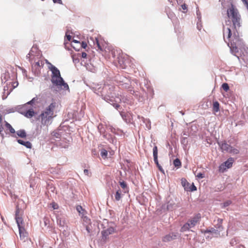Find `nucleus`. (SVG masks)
Wrapping results in <instances>:
<instances>
[{
  "label": "nucleus",
  "mask_w": 248,
  "mask_h": 248,
  "mask_svg": "<svg viewBox=\"0 0 248 248\" xmlns=\"http://www.w3.org/2000/svg\"><path fill=\"white\" fill-rule=\"evenodd\" d=\"M181 7H182V8L183 9V10H186L187 9V7H186V4H183L181 5Z\"/></svg>",
  "instance_id": "48"
},
{
  "label": "nucleus",
  "mask_w": 248,
  "mask_h": 248,
  "mask_svg": "<svg viewBox=\"0 0 248 248\" xmlns=\"http://www.w3.org/2000/svg\"><path fill=\"white\" fill-rule=\"evenodd\" d=\"M32 100H31V101H30V102L28 103V104H31V103H32Z\"/></svg>",
  "instance_id": "52"
},
{
  "label": "nucleus",
  "mask_w": 248,
  "mask_h": 248,
  "mask_svg": "<svg viewBox=\"0 0 248 248\" xmlns=\"http://www.w3.org/2000/svg\"><path fill=\"white\" fill-rule=\"evenodd\" d=\"M5 126L6 128L9 130L11 134H15L16 133L15 129L13 128L12 125L8 122H5Z\"/></svg>",
  "instance_id": "18"
},
{
  "label": "nucleus",
  "mask_w": 248,
  "mask_h": 248,
  "mask_svg": "<svg viewBox=\"0 0 248 248\" xmlns=\"http://www.w3.org/2000/svg\"><path fill=\"white\" fill-rule=\"evenodd\" d=\"M114 232V230L113 228H108L107 230L103 231L102 232V233H103V235H108V234H110L111 233H112L113 232Z\"/></svg>",
  "instance_id": "20"
},
{
  "label": "nucleus",
  "mask_w": 248,
  "mask_h": 248,
  "mask_svg": "<svg viewBox=\"0 0 248 248\" xmlns=\"http://www.w3.org/2000/svg\"><path fill=\"white\" fill-rule=\"evenodd\" d=\"M77 210L79 214H81L82 216H84V213L86 212V211L82 208V206L80 205H78L77 207Z\"/></svg>",
  "instance_id": "27"
},
{
  "label": "nucleus",
  "mask_w": 248,
  "mask_h": 248,
  "mask_svg": "<svg viewBox=\"0 0 248 248\" xmlns=\"http://www.w3.org/2000/svg\"><path fill=\"white\" fill-rule=\"evenodd\" d=\"M231 201H227L223 203V207H226L229 206L231 204Z\"/></svg>",
  "instance_id": "34"
},
{
  "label": "nucleus",
  "mask_w": 248,
  "mask_h": 248,
  "mask_svg": "<svg viewBox=\"0 0 248 248\" xmlns=\"http://www.w3.org/2000/svg\"><path fill=\"white\" fill-rule=\"evenodd\" d=\"M109 101H108V100H106V101H107V102H109V103H110V104H111V103H112V102H113L112 100L111 99H109Z\"/></svg>",
  "instance_id": "50"
},
{
  "label": "nucleus",
  "mask_w": 248,
  "mask_h": 248,
  "mask_svg": "<svg viewBox=\"0 0 248 248\" xmlns=\"http://www.w3.org/2000/svg\"><path fill=\"white\" fill-rule=\"evenodd\" d=\"M196 177L199 179H202L204 177V174L200 172L196 175Z\"/></svg>",
  "instance_id": "35"
},
{
  "label": "nucleus",
  "mask_w": 248,
  "mask_h": 248,
  "mask_svg": "<svg viewBox=\"0 0 248 248\" xmlns=\"http://www.w3.org/2000/svg\"><path fill=\"white\" fill-rule=\"evenodd\" d=\"M200 218V214H197L189 220L187 223L189 224V226H190L191 228H192L196 225L197 222L199 221Z\"/></svg>",
  "instance_id": "9"
},
{
  "label": "nucleus",
  "mask_w": 248,
  "mask_h": 248,
  "mask_svg": "<svg viewBox=\"0 0 248 248\" xmlns=\"http://www.w3.org/2000/svg\"><path fill=\"white\" fill-rule=\"evenodd\" d=\"M56 105V102H52L39 116V119H40L43 126L47 127L52 123L53 118L56 116V115H54V110Z\"/></svg>",
  "instance_id": "2"
},
{
  "label": "nucleus",
  "mask_w": 248,
  "mask_h": 248,
  "mask_svg": "<svg viewBox=\"0 0 248 248\" xmlns=\"http://www.w3.org/2000/svg\"><path fill=\"white\" fill-rule=\"evenodd\" d=\"M119 183L123 189V191L124 193H128L129 191V188L127 186L126 183L124 181H119Z\"/></svg>",
  "instance_id": "13"
},
{
  "label": "nucleus",
  "mask_w": 248,
  "mask_h": 248,
  "mask_svg": "<svg viewBox=\"0 0 248 248\" xmlns=\"http://www.w3.org/2000/svg\"><path fill=\"white\" fill-rule=\"evenodd\" d=\"M177 236V233H170L166 235L163 238V241L167 242L170 241L176 238Z\"/></svg>",
  "instance_id": "10"
},
{
  "label": "nucleus",
  "mask_w": 248,
  "mask_h": 248,
  "mask_svg": "<svg viewBox=\"0 0 248 248\" xmlns=\"http://www.w3.org/2000/svg\"><path fill=\"white\" fill-rule=\"evenodd\" d=\"M2 116L0 114V134H1V132L3 131V127L2 125Z\"/></svg>",
  "instance_id": "32"
},
{
  "label": "nucleus",
  "mask_w": 248,
  "mask_h": 248,
  "mask_svg": "<svg viewBox=\"0 0 248 248\" xmlns=\"http://www.w3.org/2000/svg\"><path fill=\"white\" fill-rule=\"evenodd\" d=\"M219 231L218 230H216L213 228H211V229H209V230H206L205 231V233H209V232H210V233H212L213 234H215L216 235H219L220 234H219Z\"/></svg>",
  "instance_id": "19"
},
{
  "label": "nucleus",
  "mask_w": 248,
  "mask_h": 248,
  "mask_svg": "<svg viewBox=\"0 0 248 248\" xmlns=\"http://www.w3.org/2000/svg\"><path fill=\"white\" fill-rule=\"evenodd\" d=\"M173 164L175 167H179L181 166V162L179 159L176 158L174 160Z\"/></svg>",
  "instance_id": "29"
},
{
  "label": "nucleus",
  "mask_w": 248,
  "mask_h": 248,
  "mask_svg": "<svg viewBox=\"0 0 248 248\" xmlns=\"http://www.w3.org/2000/svg\"><path fill=\"white\" fill-rule=\"evenodd\" d=\"M219 103L217 101L213 102V112L214 114L219 111Z\"/></svg>",
  "instance_id": "14"
},
{
  "label": "nucleus",
  "mask_w": 248,
  "mask_h": 248,
  "mask_svg": "<svg viewBox=\"0 0 248 248\" xmlns=\"http://www.w3.org/2000/svg\"><path fill=\"white\" fill-rule=\"evenodd\" d=\"M95 42H94V45H96L97 47H98V49H99L100 50H103V47L101 46V45L100 44V42H99V40H98V39L95 38Z\"/></svg>",
  "instance_id": "28"
},
{
  "label": "nucleus",
  "mask_w": 248,
  "mask_h": 248,
  "mask_svg": "<svg viewBox=\"0 0 248 248\" xmlns=\"http://www.w3.org/2000/svg\"><path fill=\"white\" fill-rule=\"evenodd\" d=\"M117 59L120 67L122 69L125 68L128 61V56L126 54L121 53L119 54Z\"/></svg>",
  "instance_id": "6"
},
{
  "label": "nucleus",
  "mask_w": 248,
  "mask_h": 248,
  "mask_svg": "<svg viewBox=\"0 0 248 248\" xmlns=\"http://www.w3.org/2000/svg\"><path fill=\"white\" fill-rule=\"evenodd\" d=\"M157 155H158L157 147L156 146H155L153 148V156H154V160L155 163H157V162H158Z\"/></svg>",
  "instance_id": "17"
},
{
  "label": "nucleus",
  "mask_w": 248,
  "mask_h": 248,
  "mask_svg": "<svg viewBox=\"0 0 248 248\" xmlns=\"http://www.w3.org/2000/svg\"><path fill=\"white\" fill-rule=\"evenodd\" d=\"M222 88L226 92H227L229 90V86L226 83H224L222 85Z\"/></svg>",
  "instance_id": "31"
},
{
  "label": "nucleus",
  "mask_w": 248,
  "mask_h": 248,
  "mask_svg": "<svg viewBox=\"0 0 248 248\" xmlns=\"http://www.w3.org/2000/svg\"><path fill=\"white\" fill-rule=\"evenodd\" d=\"M49 64L50 65L48 66V68L52 72V75L51 77L61 76L59 70L55 66L51 64L50 63H49Z\"/></svg>",
  "instance_id": "8"
},
{
  "label": "nucleus",
  "mask_w": 248,
  "mask_h": 248,
  "mask_svg": "<svg viewBox=\"0 0 248 248\" xmlns=\"http://www.w3.org/2000/svg\"><path fill=\"white\" fill-rule=\"evenodd\" d=\"M222 221L223 220L222 219L218 218L217 219V225L216 228L219 232L221 231L223 229L222 226Z\"/></svg>",
  "instance_id": "22"
},
{
  "label": "nucleus",
  "mask_w": 248,
  "mask_h": 248,
  "mask_svg": "<svg viewBox=\"0 0 248 248\" xmlns=\"http://www.w3.org/2000/svg\"><path fill=\"white\" fill-rule=\"evenodd\" d=\"M115 199L116 201H120L121 199V192L120 189L118 190L115 195Z\"/></svg>",
  "instance_id": "26"
},
{
  "label": "nucleus",
  "mask_w": 248,
  "mask_h": 248,
  "mask_svg": "<svg viewBox=\"0 0 248 248\" xmlns=\"http://www.w3.org/2000/svg\"><path fill=\"white\" fill-rule=\"evenodd\" d=\"M53 2L54 3H58L59 4L62 3V0H53Z\"/></svg>",
  "instance_id": "45"
},
{
  "label": "nucleus",
  "mask_w": 248,
  "mask_h": 248,
  "mask_svg": "<svg viewBox=\"0 0 248 248\" xmlns=\"http://www.w3.org/2000/svg\"><path fill=\"white\" fill-rule=\"evenodd\" d=\"M84 173L86 175H89V174H90V172L87 169H85L84 170Z\"/></svg>",
  "instance_id": "43"
},
{
  "label": "nucleus",
  "mask_w": 248,
  "mask_h": 248,
  "mask_svg": "<svg viewBox=\"0 0 248 248\" xmlns=\"http://www.w3.org/2000/svg\"><path fill=\"white\" fill-rule=\"evenodd\" d=\"M80 48L82 47L83 48H86V47L87 46V44L85 42H82L81 43H80Z\"/></svg>",
  "instance_id": "36"
},
{
  "label": "nucleus",
  "mask_w": 248,
  "mask_h": 248,
  "mask_svg": "<svg viewBox=\"0 0 248 248\" xmlns=\"http://www.w3.org/2000/svg\"><path fill=\"white\" fill-rule=\"evenodd\" d=\"M190 191H195L197 190L196 187L195 186L193 183L190 185Z\"/></svg>",
  "instance_id": "37"
},
{
  "label": "nucleus",
  "mask_w": 248,
  "mask_h": 248,
  "mask_svg": "<svg viewBox=\"0 0 248 248\" xmlns=\"http://www.w3.org/2000/svg\"><path fill=\"white\" fill-rule=\"evenodd\" d=\"M17 135L21 138H25L27 136L26 133L24 130H20L16 132Z\"/></svg>",
  "instance_id": "21"
},
{
  "label": "nucleus",
  "mask_w": 248,
  "mask_h": 248,
  "mask_svg": "<svg viewBox=\"0 0 248 248\" xmlns=\"http://www.w3.org/2000/svg\"><path fill=\"white\" fill-rule=\"evenodd\" d=\"M116 52H117V51L115 50V49H112L110 51L111 54L113 58H115V57Z\"/></svg>",
  "instance_id": "40"
},
{
  "label": "nucleus",
  "mask_w": 248,
  "mask_h": 248,
  "mask_svg": "<svg viewBox=\"0 0 248 248\" xmlns=\"http://www.w3.org/2000/svg\"><path fill=\"white\" fill-rule=\"evenodd\" d=\"M57 223L60 225V226H63L65 224L64 218L58 217L57 219Z\"/></svg>",
  "instance_id": "24"
},
{
  "label": "nucleus",
  "mask_w": 248,
  "mask_h": 248,
  "mask_svg": "<svg viewBox=\"0 0 248 248\" xmlns=\"http://www.w3.org/2000/svg\"><path fill=\"white\" fill-rule=\"evenodd\" d=\"M109 101H108V100H106V101H107V102H109V103H110V104H111V103H112V102H113L112 100L111 99H109Z\"/></svg>",
  "instance_id": "49"
},
{
  "label": "nucleus",
  "mask_w": 248,
  "mask_h": 248,
  "mask_svg": "<svg viewBox=\"0 0 248 248\" xmlns=\"http://www.w3.org/2000/svg\"><path fill=\"white\" fill-rule=\"evenodd\" d=\"M155 164L157 165V166L158 167V168H159V170L162 171V168L160 166V165L159 164L158 161L157 162V163H155Z\"/></svg>",
  "instance_id": "46"
},
{
  "label": "nucleus",
  "mask_w": 248,
  "mask_h": 248,
  "mask_svg": "<svg viewBox=\"0 0 248 248\" xmlns=\"http://www.w3.org/2000/svg\"><path fill=\"white\" fill-rule=\"evenodd\" d=\"M80 42L73 40L72 42V46L76 51H79L80 49Z\"/></svg>",
  "instance_id": "15"
},
{
  "label": "nucleus",
  "mask_w": 248,
  "mask_h": 248,
  "mask_svg": "<svg viewBox=\"0 0 248 248\" xmlns=\"http://www.w3.org/2000/svg\"><path fill=\"white\" fill-rule=\"evenodd\" d=\"M20 212H21L20 209H19V208L16 209V212L15 218L16 219V222L17 224L18 227L20 236V237H21L22 236L25 237V234L26 233L24 232L25 230H24V228L23 226V219L22 217H20L19 215Z\"/></svg>",
  "instance_id": "4"
},
{
  "label": "nucleus",
  "mask_w": 248,
  "mask_h": 248,
  "mask_svg": "<svg viewBox=\"0 0 248 248\" xmlns=\"http://www.w3.org/2000/svg\"><path fill=\"white\" fill-rule=\"evenodd\" d=\"M111 104H112L116 109H118L120 107V105L118 103H114L112 102V103H111Z\"/></svg>",
  "instance_id": "41"
},
{
  "label": "nucleus",
  "mask_w": 248,
  "mask_h": 248,
  "mask_svg": "<svg viewBox=\"0 0 248 248\" xmlns=\"http://www.w3.org/2000/svg\"><path fill=\"white\" fill-rule=\"evenodd\" d=\"M117 99H118V101H117V100H116L115 101H116V102H118V103H119V102L121 101V99H120V98H117Z\"/></svg>",
  "instance_id": "51"
},
{
  "label": "nucleus",
  "mask_w": 248,
  "mask_h": 248,
  "mask_svg": "<svg viewBox=\"0 0 248 248\" xmlns=\"http://www.w3.org/2000/svg\"><path fill=\"white\" fill-rule=\"evenodd\" d=\"M18 85V83L17 82H12V86L13 88H16Z\"/></svg>",
  "instance_id": "42"
},
{
  "label": "nucleus",
  "mask_w": 248,
  "mask_h": 248,
  "mask_svg": "<svg viewBox=\"0 0 248 248\" xmlns=\"http://www.w3.org/2000/svg\"><path fill=\"white\" fill-rule=\"evenodd\" d=\"M181 184L182 186L184 187L185 190L187 191H190V184L189 183L186 179L183 178L181 180Z\"/></svg>",
  "instance_id": "12"
},
{
  "label": "nucleus",
  "mask_w": 248,
  "mask_h": 248,
  "mask_svg": "<svg viewBox=\"0 0 248 248\" xmlns=\"http://www.w3.org/2000/svg\"><path fill=\"white\" fill-rule=\"evenodd\" d=\"M227 16L230 19H232L233 25H230L231 23L230 20L226 22V25H229V26L224 27L223 38L226 43H229L232 35V30L233 28H236L237 26L240 27V16L237 10L232 5L228 9Z\"/></svg>",
  "instance_id": "1"
},
{
  "label": "nucleus",
  "mask_w": 248,
  "mask_h": 248,
  "mask_svg": "<svg viewBox=\"0 0 248 248\" xmlns=\"http://www.w3.org/2000/svg\"><path fill=\"white\" fill-rule=\"evenodd\" d=\"M100 155L103 159H106L108 155V151L104 149H102L101 151Z\"/></svg>",
  "instance_id": "23"
},
{
  "label": "nucleus",
  "mask_w": 248,
  "mask_h": 248,
  "mask_svg": "<svg viewBox=\"0 0 248 248\" xmlns=\"http://www.w3.org/2000/svg\"><path fill=\"white\" fill-rule=\"evenodd\" d=\"M86 229L88 232L90 233L91 228H90L89 226H88V225H86Z\"/></svg>",
  "instance_id": "44"
},
{
  "label": "nucleus",
  "mask_w": 248,
  "mask_h": 248,
  "mask_svg": "<svg viewBox=\"0 0 248 248\" xmlns=\"http://www.w3.org/2000/svg\"><path fill=\"white\" fill-rule=\"evenodd\" d=\"M190 228H191V227L189 226V224L186 223L182 227L181 231L182 232H186L189 230Z\"/></svg>",
  "instance_id": "25"
},
{
  "label": "nucleus",
  "mask_w": 248,
  "mask_h": 248,
  "mask_svg": "<svg viewBox=\"0 0 248 248\" xmlns=\"http://www.w3.org/2000/svg\"><path fill=\"white\" fill-rule=\"evenodd\" d=\"M234 162V159L232 157L229 158L226 161L221 164L219 166V170L220 171L223 172L227 169H229L232 167Z\"/></svg>",
  "instance_id": "7"
},
{
  "label": "nucleus",
  "mask_w": 248,
  "mask_h": 248,
  "mask_svg": "<svg viewBox=\"0 0 248 248\" xmlns=\"http://www.w3.org/2000/svg\"><path fill=\"white\" fill-rule=\"evenodd\" d=\"M21 113L25 117L28 118H31L34 115L35 112L32 108H31L27 110L22 112Z\"/></svg>",
  "instance_id": "11"
},
{
  "label": "nucleus",
  "mask_w": 248,
  "mask_h": 248,
  "mask_svg": "<svg viewBox=\"0 0 248 248\" xmlns=\"http://www.w3.org/2000/svg\"><path fill=\"white\" fill-rule=\"evenodd\" d=\"M218 144L222 152H226L227 153L235 155L239 153L238 149L233 147L230 145L228 144L226 141H222L218 142Z\"/></svg>",
  "instance_id": "3"
},
{
  "label": "nucleus",
  "mask_w": 248,
  "mask_h": 248,
  "mask_svg": "<svg viewBox=\"0 0 248 248\" xmlns=\"http://www.w3.org/2000/svg\"><path fill=\"white\" fill-rule=\"evenodd\" d=\"M83 221L84 222L86 223L87 224H91V220L86 216H82Z\"/></svg>",
  "instance_id": "30"
},
{
  "label": "nucleus",
  "mask_w": 248,
  "mask_h": 248,
  "mask_svg": "<svg viewBox=\"0 0 248 248\" xmlns=\"http://www.w3.org/2000/svg\"><path fill=\"white\" fill-rule=\"evenodd\" d=\"M52 83L58 87L62 88L64 90L69 89L68 85L65 83L61 76L56 77H51Z\"/></svg>",
  "instance_id": "5"
},
{
  "label": "nucleus",
  "mask_w": 248,
  "mask_h": 248,
  "mask_svg": "<svg viewBox=\"0 0 248 248\" xmlns=\"http://www.w3.org/2000/svg\"><path fill=\"white\" fill-rule=\"evenodd\" d=\"M50 205L51 206L53 209H57L59 208L58 204L55 202L51 203L50 204Z\"/></svg>",
  "instance_id": "33"
},
{
  "label": "nucleus",
  "mask_w": 248,
  "mask_h": 248,
  "mask_svg": "<svg viewBox=\"0 0 248 248\" xmlns=\"http://www.w3.org/2000/svg\"><path fill=\"white\" fill-rule=\"evenodd\" d=\"M71 39V36L70 35L66 34L65 35V42L66 41H70Z\"/></svg>",
  "instance_id": "39"
},
{
  "label": "nucleus",
  "mask_w": 248,
  "mask_h": 248,
  "mask_svg": "<svg viewBox=\"0 0 248 248\" xmlns=\"http://www.w3.org/2000/svg\"><path fill=\"white\" fill-rule=\"evenodd\" d=\"M87 54L85 52H82L81 54V56L83 58H86L87 57Z\"/></svg>",
  "instance_id": "47"
},
{
  "label": "nucleus",
  "mask_w": 248,
  "mask_h": 248,
  "mask_svg": "<svg viewBox=\"0 0 248 248\" xmlns=\"http://www.w3.org/2000/svg\"><path fill=\"white\" fill-rule=\"evenodd\" d=\"M17 142L19 144L25 146V147H26L30 149L31 148L32 145H31V143L30 141H25L21 140H18Z\"/></svg>",
  "instance_id": "16"
},
{
  "label": "nucleus",
  "mask_w": 248,
  "mask_h": 248,
  "mask_svg": "<svg viewBox=\"0 0 248 248\" xmlns=\"http://www.w3.org/2000/svg\"><path fill=\"white\" fill-rule=\"evenodd\" d=\"M109 129L110 130L111 132L115 134L117 133V129L113 127L112 126H109Z\"/></svg>",
  "instance_id": "38"
}]
</instances>
